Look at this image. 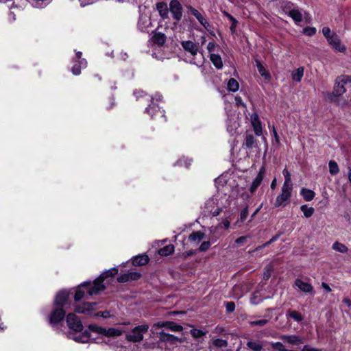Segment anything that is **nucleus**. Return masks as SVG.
<instances>
[{"mask_svg": "<svg viewBox=\"0 0 351 351\" xmlns=\"http://www.w3.org/2000/svg\"><path fill=\"white\" fill-rule=\"evenodd\" d=\"M68 327L73 332H69V336L79 343H87L90 339V334L86 330L81 335H77L75 332H81L83 330V325L79 317L74 313H69L66 316Z\"/></svg>", "mask_w": 351, "mask_h": 351, "instance_id": "obj_1", "label": "nucleus"}, {"mask_svg": "<svg viewBox=\"0 0 351 351\" xmlns=\"http://www.w3.org/2000/svg\"><path fill=\"white\" fill-rule=\"evenodd\" d=\"M157 339V342L153 344V348H167L177 346L179 343H184L183 338H179L175 335L165 332L164 330L156 332L154 335Z\"/></svg>", "mask_w": 351, "mask_h": 351, "instance_id": "obj_2", "label": "nucleus"}, {"mask_svg": "<svg viewBox=\"0 0 351 351\" xmlns=\"http://www.w3.org/2000/svg\"><path fill=\"white\" fill-rule=\"evenodd\" d=\"M118 273V269L116 267L112 268L104 273H102L99 277L95 279L93 282V287L89 288L88 293L89 295H93L98 294L101 291L106 289V287L103 284L104 280L108 276H114Z\"/></svg>", "mask_w": 351, "mask_h": 351, "instance_id": "obj_3", "label": "nucleus"}, {"mask_svg": "<svg viewBox=\"0 0 351 351\" xmlns=\"http://www.w3.org/2000/svg\"><path fill=\"white\" fill-rule=\"evenodd\" d=\"M149 326L147 324L135 326L126 335L125 339L129 342L139 343L143 341L144 335L148 332Z\"/></svg>", "mask_w": 351, "mask_h": 351, "instance_id": "obj_4", "label": "nucleus"}, {"mask_svg": "<svg viewBox=\"0 0 351 351\" xmlns=\"http://www.w3.org/2000/svg\"><path fill=\"white\" fill-rule=\"evenodd\" d=\"M165 25H158L154 30H152L153 36L152 37V41L154 44L158 46H163L167 40V32L169 31L168 27Z\"/></svg>", "mask_w": 351, "mask_h": 351, "instance_id": "obj_5", "label": "nucleus"}, {"mask_svg": "<svg viewBox=\"0 0 351 351\" xmlns=\"http://www.w3.org/2000/svg\"><path fill=\"white\" fill-rule=\"evenodd\" d=\"M292 189L293 186L282 185V193L276 197L274 203L275 207L285 206L289 202Z\"/></svg>", "mask_w": 351, "mask_h": 351, "instance_id": "obj_6", "label": "nucleus"}, {"mask_svg": "<svg viewBox=\"0 0 351 351\" xmlns=\"http://www.w3.org/2000/svg\"><path fill=\"white\" fill-rule=\"evenodd\" d=\"M65 317V311L62 308L57 307L49 315V322L50 324L55 325L61 322Z\"/></svg>", "mask_w": 351, "mask_h": 351, "instance_id": "obj_7", "label": "nucleus"}, {"mask_svg": "<svg viewBox=\"0 0 351 351\" xmlns=\"http://www.w3.org/2000/svg\"><path fill=\"white\" fill-rule=\"evenodd\" d=\"M170 12L173 14L174 19L181 20L182 17V7L178 0H171L169 3Z\"/></svg>", "mask_w": 351, "mask_h": 351, "instance_id": "obj_8", "label": "nucleus"}, {"mask_svg": "<svg viewBox=\"0 0 351 351\" xmlns=\"http://www.w3.org/2000/svg\"><path fill=\"white\" fill-rule=\"evenodd\" d=\"M346 82L347 80H346V77L341 76L337 77L332 92L335 97L341 96L344 93H346V90L344 87V85L346 84Z\"/></svg>", "mask_w": 351, "mask_h": 351, "instance_id": "obj_9", "label": "nucleus"}, {"mask_svg": "<svg viewBox=\"0 0 351 351\" xmlns=\"http://www.w3.org/2000/svg\"><path fill=\"white\" fill-rule=\"evenodd\" d=\"M328 42L334 50L339 52L346 51V47L341 44L339 37L336 34L332 33L331 37H328Z\"/></svg>", "mask_w": 351, "mask_h": 351, "instance_id": "obj_10", "label": "nucleus"}, {"mask_svg": "<svg viewBox=\"0 0 351 351\" xmlns=\"http://www.w3.org/2000/svg\"><path fill=\"white\" fill-rule=\"evenodd\" d=\"M289 15L295 22H301L302 20L307 21L310 19L308 14L298 9L291 10Z\"/></svg>", "mask_w": 351, "mask_h": 351, "instance_id": "obj_11", "label": "nucleus"}, {"mask_svg": "<svg viewBox=\"0 0 351 351\" xmlns=\"http://www.w3.org/2000/svg\"><path fill=\"white\" fill-rule=\"evenodd\" d=\"M141 276V273L136 271L128 272L120 275L117 278V281L121 283L127 282L132 280H137Z\"/></svg>", "mask_w": 351, "mask_h": 351, "instance_id": "obj_12", "label": "nucleus"}, {"mask_svg": "<svg viewBox=\"0 0 351 351\" xmlns=\"http://www.w3.org/2000/svg\"><path fill=\"white\" fill-rule=\"evenodd\" d=\"M93 287V282L91 284L90 282H84L82 283L78 289L76 291L75 295H74V300L75 301H79L81 299H82L84 297L85 291L83 290L84 289L86 290L87 293H88V289L89 288H92Z\"/></svg>", "mask_w": 351, "mask_h": 351, "instance_id": "obj_13", "label": "nucleus"}, {"mask_svg": "<svg viewBox=\"0 0 351 351\" xmlns=\"http://www.w3.org/2000/svg\"><path fill=\"white\" fill-rule=\"evenodd\" d=\"M280 339H282L284 341H286L287 343L293 345V346H299L300 344H302L304 343V339L298 335H280L279 337Z\"/></svg>", "mask_w": 351, "mask_h": 351, "instance_id": "obj_14", "label": "nucleus"}, {"mask_svg": "<svg viewBox=\"0 0 351 351\" xmlns=\"http://www.w3.org/2000/svg\"><path fill=\"white\" fill-rule=\"evenodd\" d=\"M69 298V293L66 291H61L58 292L54 300V305L57 307L62 308L67 302Z\"/></svg>", "mask_w": 351, "mask_h": 351, "instance_id": "obj_15", "label": "nucleus"}, {"mask_svg": "<svg viewBox=\"0 0 351 351\" xmlns=\"http://www.w3.org/2000/svg\"><path fill=\"white\" fill-rule=\"evenodd\" d=\"M251 123L254 128L255 134L257 136L262 135V125L259 119L258 115L256 113H253L251 115Z\"/></svg>", "mask_w": 351, "mask_h": 351, "instance_id": "obj_16", "label": "nucleus"}, {"mask_svg": "<svg viewBox=\"0 0 351 351\" xmlns=\"http://www.w3.org/2000/svg\"><path fill=\"white\" fill-rule=\"evenodd\" d=\"M162 98V96L160 93H156L154 97H151L152 104L149 105L148 107L145 108V112L148 113L152 117L153 115L156 113V111L159 110V107L158 105H156L153 100L156 99V101H160Z\"/></svg>", "mask_w": 351, "mask_h": 351, "instance_id": "obj_17", "label": "nucleus"}, {"mask_svg": "<svg viewBox=\"0 0 351 351\" xmlns=\"http://www.w3.org/2000/svg\"><path fill=\"white\" fill-rule=\"evenodd\" d=\"M181 45L183 49L192 56H195L198 51V47L191 40H185L181 42Z\"/></svg>", "mask_w": 351, "mask_h": 351, "instance_id": "obj_18", "label": "nucleus"}, {"mask_svg": "<svg viewBox=\"0 0 351 351\" xmlns=\"http://www.w3.org/2000/svg\"><path fill=\"white\" fill-rule=\"evenodd\" d=\"M294 285L304 293H311L313 291V287L310 283L304 282L301 279H296Z\"/></svg>", "mask_w": 351, "mask_h": 351, "instance_id": "obj_19", "label": "nucleus"}, {"mask_svg": "<svg viewBox=\"0 0 351 351\" xmlns=\"http://www.w3.org/2000/svg\"><path fill=\"white\" fill-rule=\"evenodd\" d=\"M264 174H265V168L262 167L259 170L258 175L256 176V177L252 182V184L250 188V191L251 193H254L256 190L258 186L261 184V183L263 181Z\"/></svg>", "mask_w": 351, "mask_h": 351, "instance_id": "obj_20", "label": "nucleus"}, {"mask_svg": "<svg viewBox=\"0 0 351 351\" xmlns=\"http://www.w3.org/2000/svg\"><path fill=\"white\" fill-rule=\"evenodd\" d=\"M95 305L96 303L95 302H84L82 304L77 305L75 308V311L78 313H86L93 310Z\"/></svg>", "mask_w": 351, "mask_h": 351, "instance_id": "obj_21", "label": "nucleus"}, {"mask_svg": "<svg viewBox=\"0 0 351 351\" xmlns=\"http://www.w3.org/2000/svg\"><path fill=\"white\" fill-rule=\"evenodd\" d=\"M246 346L252 351H261L263 349V345L259 340L249 339Z\"/></svg>", "mask_w": 351, "mask_h": 351, "instance_id": "obj_22", "label": "nucleus"}, {"mask_svg": "<svg viewBox=\"0 0 351 351\" xmlns=\"http://www.w3.org/2000/svg\"><path fill=\"white\" fill-rule=\"evenodd\" d=\"M103 330V335L106 337H119L121 336L123 332V330L115 328H104Z\"/></svg>", "mask_w": 351, "mask_h": 351, "instance_id": "obj_23", "label": "nucleus"}, {"mask_svg": "<svg viewBox=\"0 0 351 351\" xmlns=\"http://www.w3.org/2000/svg\"><path fill=\"white\" fill-rule=\"evenodd\" d=\"M181 344H183L182 347L180 348L181 351H197L198 350V343H191L188 341H185V339H184V343H182Z\"/></svg>", "mask_w": 351, "mask_h": 351, "instance_id": "obj_24", "label": "nucleus"}, {"mask_svg": "<svg viewBox=\"0 0 351 351\" xmlns=\"http://www.w3.org/2000/svg\"><path fill=\"white\" fill-rule=\"evenodd\" d=\"M149 261L148 256L147 255H138L134 258L132 264L136 266H141L146 265Z\"/></svg>", "mask_w": 351, "mask_h": 351, "instance_id": "obj_25", "label": "nucleus"}, {"mask_svg": "<svg viewBox=\"0 0 351 351\" xmlns=\"http://www.w3.org/2000/svg\"><path fill=\"white\" fill-rule=\"evenodd\" d=\"M256 65L260 75L265 80H269L271 79V75L264 67V66L261 64V62L259 60H256Z\"/></svg>", "mask_w": 351, "mask_h": 351, "instance_id": "obj_26", "label": "nucleus"}, {"mask_svg": "<svg viewBox=\"0 0 351 351\" xmlns=\"http://www.w3.org/2000/svg\"><path fill=\"white\" fill-rule=\"evenodd\" d=\"M186 14L188 16H194L199 22H202L204 20L202 14L191 6H186Z\"/></svg>", "mask_w": 351, "mask_h": 351, "instance_id": "obj_27", "label": "nucleus"}, {"mask_svg": "<svg viewBox=\"0 0 351 351\" xmlns=\"http://www.w3.org/2000/svg\"><path fill=\"white\" fill-rule=\"evenodd\" d=\"M87 66V62L85 59H82L79 62V65L77 64H75L71 69V71L73 75H78L81 73L82 68H86Z\"/></svg>", "mask_w": 351, "mask_h": 351, "instance_id": "obj_28", "label": "nucleus"}, {"mask_svg": "<svg viewBox=\"0 0 351 351\" xmlns=\"http://www.w3.org/2000/svg\"><path fill=\"white\" fill-rule=\"evenodd\" d=\"M300 195L306 202L311 201L315 197V193L313 191L306 188H302L300 191Z\"/></svg>", "mask_w": 351, "mask_h": 351, "instance_id": "obj_29", "label": "nucleus"}, {"mask_svg": "<svg viewBox=\"0 0 351 351\" xmlns=\"http://www.w3.org/2000/svg\"><path fill=\"white\" fill-rule=\"evenodd\" d=\"M256 145V141L252 134H247L243 146L247 149H252Z\"/></svg>", "mask_w": 351, "mask_h": 351, "instance_id": "obj_30", "label": "nucleus"}, {"mask_svg": "<svg viewBox=\"0 0 351 351\" xmlns=\"http://www.w3.org/2000/svg\"><path fill=\"white\" fill-rule=\"evenodd\" d=\"M230 221L228 220L227 218H225L222 220L221 223H219L218 225H217L215 226H212L210 228V230L212 234H215L218 229L221 228L222 227H224L225 229L228 230L230 228Z\"/></svg>", "mask_w": 351, "mask_h": 351, "instance_id": "obj_31", "label": "nucleus"}, {"mask_svg": "<svg viewBox=\"0 0 351 351\" xmlns=\"http://www.w3.org/2000/svg\"><path fill=\"white\" fill-rule=\"evenodd\" d=\"M210 60L213 65L217 69H220L223 67V62L220 56L215 53H211L210 56Z\"/></svg>", "mask_w": 351, "mask_h": 351, "instance_id": "obj_32", "label": "nucleus"}, {"mask_svg": "<svg viewBox=\"0 0 351 351\" xmlns=\"http://www.w3.org/2000/svg\"><path fill=\"white\" fill-rule=\"evenodd\" d=\"M174 252V246L171 244L167 245L158 250V254L162 256H167Z\"/></svg>", "mask_w": 351, "mask_h": 351, "instance_id": "obj_33", "label": "nucleus"}, {"mask_svg": "<svg viewBox=\"0 0 351 351\" xmlns=\"http://www.w3.org/2000/svg\"><path fill=\"white\" fill-rule=\"evenodd\" d=\"M169 323V321H166V322L162 321V322H158L157 323L154 324V325L152 326V329H151L152 333L154 335H156V332H159L158 329L160 328H167Z\"/></svg>", "mask_w": 351, "mask_h": 351, "instance_id": "obj_34", "label": "nucleus"}, {"mask_svg": "<svg viewBox=\"0 0 351 351\" xmlns=\"http://www.w3.org/2000/svg\"><path fill=\"white\" fill-rule=\"evenodd\" d=\"M204 237V233L201 231L193 232L189 237L191 241L199 243Z\"/></svg>", "mask_w": 351, "mask_h": 351, "instance_id": "obj_35", "label": "nucleus"}, {"mask_svg": "<svg viewBox=\"0 0 351 351\" xmlns=\"http://www.w3.org/2000/svg\"><path fill=\"white\" fill-rule=\"evenodd\" d=\"M304 75V68L299 67L296 70L292 72L291 76L292 79L298 82H300L302 80V77Z\"/></svg>", "mask_w": 351, "mask_h": 351, "instance_id": "obj_36", "label": "nucleus"}, {"mask_svg": "<svg viewBox=\"0 0 351 351\" xmlns=\"http://www.w3.org/2000/svg\"><path fill=\"white\" fill-rule=\"evenodd\" d=\"M156 8H157V10H158L160 15L162 18H165L167 15V14H168L167 5L165 3H164V2L158 3L156 4Z\"/></svg>", "mask_w": 351, "mask_h": 351, "instance_id": "obj_37", "label": "nucleus"}, {"mask_svg": "<svg viewBox=\"0 0 351 351\" xmlns=\"http://www.w3.org/2000/svg\"><path fill=\"white\" fill-rule=\"evenodd\" d=\"M332 248L333 250L341 253H346L348 251V248L344 244L338 241L333 243Z\"/></svg>", "mask_w": 351, "mask_h": 351, "instance_id": "obj_38", "label": "nucleus"}, {"mask_svg": "<svg viewBox=\"0 0 351 351\" xmlns=\"http://www.w3.org/2000/svg\"><path fill=\"white\" fill-rule=\"evenodd\" d=\"M227 86H228V90L232 91V92L237 91L239 88L238 82L234 78H230L229 80Z\"/></svg>", "mask_w": 351, "mask_h": 351, "instance_id": "obj_39", "label": "nucleus"}, {"mask_svg": "<svg viewBox=\"0 0 351 351\" xmlns=\"http://www.w3.org/2000/svg\"><path fill=\"white\" fill-rule=\"evenodd\" d=\"M300 210L303 213L304 217L306 218L311 217L313 215L315 211L313 207H308L306 205L301 206Z\"/></svg>", "mask_w": 351, "mask_h": 351, "instance_id": "obj_40", "label": "nucleus"}, {"mask_svg": "<svg viewBox=\"0 0 351 351\" xmlns=\"http://www.w3.org/2000/svg\"><path fill=\"white\" fill-rule=\"evenodd\" d=\"M264 300V298L262 297L258 291L254 292L250 298V302L252 304H258L262 302Z\"/></svg>", "mask_w": 351, "mask_h": 351, "instance_id": "obj_41", "label": "nucleus"}, {"mask_svg": "<svg viewBox=\"0 0 351 351\" xmlns=\"http://www.w3.org/2000/svg\"><path fill=\"white\" fill-rule=\"evenodd\" d=\"M31 3L34 8H43L49 3V0H32Z\"/></svg>", "mask_w": 351, "mask_h": 351, "instance_id": "obj_42", "label": "nucleus"}, {"mask_svg": "<svg viewBox=\"0 0 351 351\" xmlns=\"http://www.w3.org/2000/svg\"><path fill=\"white\" fill-rule=\"evenodd\" d=\"M273 271V266L271 264L266 265L264 268L263 278L264 280H267L271 275Z\"/></svg>", "mask_w": 351, "mask_h": 351, "instance_id": "obj_43", "label": "nucleus"}, {"mask_svg": "<svg viewBox=\"0 0 351 351\" xmlns=\"http://www.w3.org/2000/svg\"><path fill=\"white\" fill-rule=\"evenodd\" d=\"M329 171L332 175H336L339 171L337 163L334 160H330L328 163Z\"/></svg>", "mask_w": 351, "mask_h": 351, "instance_id": "obj_44", "label": "nucleus"}, {"mask_svg": "<svg viewBox=\"0 0 351 351\" xmlns=\"http://www.w3.org/2000/svg\"><path fill=\"white\" fill-rule=\"evenodd\" d=\"M288 315L298 322L303 320L302 315L296 311H289Z\"/></svg>", "mask_w": 351, "mask_h": 351, "instance_id": "obj_45", "label": "nucleus"}, {"mask_svg": "<svg viewBox=\"0 0 351 351\" xmlns=\"http://www.w3.org/2000/svg\"><path fill=\"white\" fill-rule=\"evenodd\" d=\"M282 174L285 177V182L283 185L293 186L291 183V173H289V171L287 169H285L282 171Z\"/></svg>", "mask_w": 351, "mask_h": 351, "instance_id": "obj_46", "label": "nucleus"}, {"mask_svg": "<svg viewBox=\"0 0 351 351\" xmlns=\"http://www.w3.org/2000/svg\"><path fill=\"white\" fill-rule=\"evenodd\" d=\"M213 345L217 348H226L228 346V342L221 339H213Z\"/></svg>", "mask_w": 351, "mask_h": 351, "instance_id": "obj_47", "label": "nucleus"}, {"mask_svg": "<svg viewBox=\"0 0 351 351\" xmlns=\"http://www.w3.org/2000/svg\"><path fill=\"white\" fill-rule=\"evenodd\" d=\"M167 329L175 332H180L183 330V327L173 322H169Z\"/></svg>", "mask_w": 351, "mask_h": 351, "instance_id": "obj_48", "label": "nucleus"}, {"mask_svg": "<svg viewBox=\"0 0 351 351\" xmlns=\"http://www.w3.org/2000/svg\"><path fill=\"white\" fill-rule=\"evenodd\" d=\"M191 335L195 339L200 338L206 335V332L199 329H191L190 330Z\"/></svg>", "mask_w": 351, "mask_h": 351, "instance_id": "obj_49", "label": "nucleus"}, {"mask_svg": "<svg viewBox=\"0 0 351 351\" xmlns=\"http://www.w3.org/2000/svg\"><path fill=\"white\" fill-rule=\"evenodd\" d=\"M88 329L91 332H96V333L100 334V335H103V333H104L103 330L104 329V328L99 326L95 324H90L88 326Z\"/></svg>", "mask_w": 351, "mask_h": 351, "instance_id": "obj_50", "label": "nucleus"}, {"mask_svg": "<svg viewBox=\"0 0 351 351\" xmlns=\"http://www.w3.org/2000/svg\"><path fill=\"white\" fill-rule=\"evenodd\" d=\"M248 215V209L247 207H245L243 208L241 213H240V217L238 219V221L236 222V225H237L239 222L243 223L245 221V220L247 219V217Z\"/></svg>", "mask_w": 351, "mask_h": 351, "instance_id": "obj_51", "label": "nucleus"}, {"mask_svg": "<svg viewBox=\"0 0 351 351\" xmlns=\"http://www.w3.org/2000/svg\"><path fill=\"white\" fill-rule=\"evenodd\" d=\"M271 346L273 349L278 351H286L287 348L281 342H272Z\"/></svg>", "mask_w": 351, "mask_h": 351, "instance_id": "obj_52", "label": "nucleus"}, {"mask_svg": "<svg viewBox=\"0 0 351 351\" xmlns=\"http://www.w3.org/2000/svg\"><path fill=\"white\" fill-rule=\"evenodd\" d=\"M302 33L306 36H312L315 34L316 29L313 27H306L303 29Z\"/></svg>", "mask_w": 351, "mask_h": 351, "instance_id": "obj_53", "label": "nucleus"}, {"mask_svg": "<svg viewBox=\"0 0 351 351\" xmlns=\"http://www.w3.org/2000/svg\"><path fill=\"white\" fill-rule=\"evenodd\" d=\"M152 26V23H139L138 28L143 32L149 33V28Z\"/></svg>", "mask_w": 351, "mask_h": 351, "instance_id": "obj_54", "label": "nucleus"}, {"mask_svg": "<svg viewBox=\"0 0 351 351\" xmlns=\"http://www.w3.org/2000/svg\"><path fill=\"white\" fill-rule=\"evenodd\" d=\"M267 322H268V321L267 319H262L260 320L250 322V325L252 326H263L265 325Z\"/></svg>", "mask_w": 351, "mask_h": 351, "instance_id": "obj_55", "label": "nucleus"}, {"mask_svg": "<svg viewBox=\"0 0 351 351\" xmlns=\"http://www.w3.org/2000/svg\"><path fill=\"white\" fill-rule=\"evenodd\" d=\"M226 311L229 313H231L235 309V304L233 302H225Z\"/></svg>", "mask_w": 351, "mask_h": 351, "instance_id": "obj_56", "label": "nucleus"}, {"mask_svg": "<svg viewBox=\"0 0 351 351\" xmlns=\"http://www.w3.org/2000/svg\"><path fill=\"white\" fill-rule=\"evenodd\" d=\"M210 243L209 241H204L202 243L199 247V252H206L210 247Z\"/></svg>", "mask_w": 351, "mask_h": 351, "instance_id": "obj_57", "label": "nucleus"}, {"mask_svg": "<svg viewBox=\"0 0 351 351\" xmlns=\"http://www.w3.org/2000/svg\"><path fill=\"white\" fill-rule=\"evenodd\" d=\"M94 315L95 316H101L104 318H108V317H111L110 311H108L97 313Z\"/></svg>", "mask_w": 351, "mask_h": 351, "instance_id": "obj_58", "label": "nucleus"}, {"mask_svg": "<svg viewBox=\"0 0 351 351\" xmlns=\"http://www.w3.org/2000/svg\"><path fill=\"white\" fill-rule=\"evenodd\" d=\"M278 236H277V235L273 237L269 241H267V243H265L263 245L258 247L256 250L261 249V248H263V247H265L268 246L269 245H270L271 243H272L273 242L276 241L278 239Z\"/></svg>", "mask_w": 351, "mask_h": 351, "instance_id": "obj_59", "label": "nucleus"}, {"mask_svg": "<svg viewBox=\"0 0 351 351\" xmlns=\"http://www.w3.org/2000/svg\"><path fill=\"white\" fill-rule=\"evenodd\" d=\"M217 47V45L215 44V43L214 42H210L208 43V45H207V49L209 53H213V52H214L215 51V49Z\"/></svg>", "mask_w": 351, "mask_h": 351, "instance_id": "obj_60", "label": "nucleus"}, {"mask_svg": "<svg viewBox=\"0 0 351 351\" xmlns=\"http://www.w3.org/2000/svg\"><path fill=\"white\" fill-rule=\"evenodd\" d=\"M322 33L324 36L327 38V40H328V37H331L332 34L330 28L328 27H324L322 29Z\"/></svg>", "mask_w": 351, "mask_h": 351, "instance_id": "obj_61", "label": "nucleus"}, {"mask_svg": "<svg viewBox=\"0 0 351 351\" xmlns=\"http://www.w3.org/2000/svg\"><path fill=\"white\" fill-rule=\"evenodd\" d=\"M247 238L245 236L240 237L236 239L235 243L238 245H241L246 241Z\"/></svg>", "mask_w": 351, "mask_h": 351, "instance_id": "obj_62", "label": "nucleus"}, {"mask_svg": "<svg viewBox=\"0 0 351 351\" xmlns=\"http://www.w3.org/2000/svg\"><path fill=\"white\" fill-rule=\"evenodd\" d=\"M222 209L221 208H216L215 210H210V213L211 215L215 217V216H218L221 212Z\"/></svg>", "mask_w": 351, "mask_h": 351, "instance_id": "obj_63", "label": "nucleus"}, {"mask_svg": "<svg viewBox=\"0 0 351 351\" xmlns=\"http://www.w3.org/2000/svg\"><path fill=\"white\" fill-rule=\"evenodd\" d=\"M302 351H321V350L319 349L311 348L308 346H304L303 349L302 350Z\"/></svg>", "mask_w": 351, "mask_h": 351, "instance_id": "obj_64", "label": "nucleus"}]
</instances>
